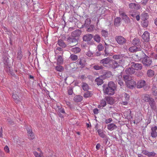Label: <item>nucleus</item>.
<instances>
[{"label":"nucleus","instance_id":"nucleus-1","mask_svg":"<svg viewBox=\"0 0 157 157\" xmlns=\"http://www.w3.org/2000/svg\"><path fill=\"white\" fill-rule=\"evenodd\" d=\"M116 88V84L113 82H109L107 87L104 85L103 86V90L105 94L108 95L113 94Z\"/></svg>","mask_w":157,"mask_h":157},{"label":"nucleus","instance_id":"nucleus-2","mask_svg":"<svg viewBox=\"0 0 157 157\" xmlns=\"http://www.w3.org/2000/svg\"><path fill=\"white\" fill-rule=\"evenodd\" d=\"M124 60L123 59H120L118 62L115 60H111L112 63H111L109 67L113 69H115L118 67L119 66H122L124 64Z\"/></svg>","mask_w":157,"mask_h":157},{"label":"nucleus","instance_id":"nucleus-3","mask_svg":"<svg viewBox=\"0 0 157 157\" xmlns=\"http://www.w3.org/2000/svg\"><path fill=\"white\" fill-rule=\"evenodd\" d=\"M141 48L140 47L137 48L136 46H132L129 48V51L131 52H134L137 51H140ZM146 55L142 51H140V54L137 55V56L139 58L141 59L143 56H144Z\"/></svg>","mask_w":157,"mask_h":157},{"label":"nucleus","instance_id":"nucleus-4","mask_svg":"<svg viewBox=\"0 0 157 157\" xmlns=\"http://www.w3.org/2000/svg\"><path fill=\"white\" fill-rule=\"evenodd\" d=\"M67 41L70 46H74L77 44L78 43L77 40L75 38L72 37H69L67 39Z\"/></svg>","mask_w":157,"mask_h":157},{"label":"nucleus","instance_id":"nucleus-5","mask_svg":"<svg viewBox=\"0 0 157 157\" xmlns=\"http://www.w3.org/2000/svg\"><path fill=\"white\" fill-rule=\"evenodd\" d=\"M142 62L145 66L149 67L151 65L152 61L151 59L147 56L143 58Z\"/></svg>","mask_w":157,"mask_h":157},{"label":"nucleus","instance_id":"nucleus-6","mask_svg":"<svg viewBox=\"0 0 157 157\" xmlns=\"http://www.w3.org/2000/svg\"><path fill=\"white\" fill-rule=\"evenodd\" d=\"M115 39L117 42L120 45L125 44L127 41L125 38L121 36H117L115 37Z\"/></svg>","mask_w":157,"mask_h":157},{"label":"nucleus","instance_id":"nucleus-7","mask_svg":"<svg viewBox=\"0 0 157 157\" xmlns=\"http://www.w3.org/2000/svg\"><path fill=\"white\" fill-rule=\"evenodd\" d=\"M129 15L133 18H136V20L138 21L140 19V14L137 11L130 10L129 12Z\"/></svg>","mask_w":157,"mask_h":157},{"label":"nucleus","instance_id":"nucleus-8","mask_svg":"<svg viewBox=\"0 0 157 157\" xmlns=\"http://www.w3.org/2000/svg\"><path fill=\"white\" fill-rule=\"evenodd\" d=\"M111 62V60L109 58H107L101 60L100 61V63L103 64L105 67H108L107 65L109 66L110 65Z\"/></svg>","mask_w":157,"mask_h":157},{"label":"nucleus","instance_id":"nucleus-9","mask_svg":"<svg viewBox=\"0 0 157 157\" xmlns=\"http://www.w3.org/2000/svg\"><path fill=\"white\" fill-rule=\"evenodd\" d=\"M147 85L146 82L145 80L141 79L137 82V88H141L147 87Z\"/></svg>","mask_w":157,"mask_h":157},{"label":"nucleus","instance_id":"nucleus-10","mask_svg":"<svg viewBox=\"0 0 157 157\" xmlns=\"http://www.w3.org/2000/svg\"><path fill=\"white\" fill-rule=\"evenodd\" d=\"M142 153L148 157H155L156 153L153 151L149 152L146 150H143Z\"/></svg>","mask_w":157,"mask_h":157},{"label":"nucleus","instance_id":"nucleus-11","mask_svg":"<svg viewBox=\"0 0 157 157\" xmlns=\"http://www.w3.org/2000/svg\"><path fill=\"white\" fill-rule=\"evenodd\" d=\"M131 65V67H133L135 70H140L142 68V65L141 63H132Z\"/></svg>","mask_w":157,"mask_h":157},{"label":"nucleus","instance_id":"nucleus-12","mask_svg":"<svg viewBox=\"0 0 157 157\" xmlns=\"http://www.w3.org/2000/svg\"><path fill=\"white\" fill-rule=\"evenodd\" d=\"M128 7L130 9L136 10H139L140 8V6L139 4L134 3H131L129 4Z\"/></svg>","mask_w":157,"mask_h":157},{"label":"nucleus","instance_id":"nucleus-13","mask_svg":"<svg viewBox=\"0 0 157 157\" xmlns=\"http://www.w3.org/2000/svg\"><path fill=\"white\" fill-rule=\"evenodd\" d=\"M128 87L130 89H132L136 84V82L135 81L132 79L126 82V83Z\"/></svg>","mask_w":157,"mask_h":157},{"label":"nucleus","instance_id":"nucleus-14","mask_svg":"<svg viewBox=\"0 0 157 157\" xmlns=\"http://www.w3.org/2000/svg\"><path fill=\"white\" fill-rule=\"evenodd\" d=\"M157 127L156 126L151 127V135L152 137L155 138L157 136Z\"/></svg>","mask_w":157,"mask_h":157},{"label":"nucleus","instance_id":"nucleus-15","mask_svg":"<svg viewBox=\"0 0 157 157\" xmlns=\"http://www.w3.org/2000/svg\"><path fill=\"white\" fill-rule=\"evenodd\" d=\"M148 102L149 104L151 109L154 110H155L156 109V103L154 99L152 98H151V99Z\"/></svg>","mask_w":157,"mask_h":157},{"label":"nucleus","instance_id":"nucleus-16","mask_svg":"<svg viewBox=\"0 0 157 157\" xmlns=\"http://www.w3.org/2000/svg\"><path fill=\"white\" fill-rule=\"evenodd\" d=\"M142 37L144 41L148 42L150 39L149 33L147 31H145Z\"/></svg>","mask_w":157,"mask_h":157},{"label":"nucleus","instance_id":"nucleus-17","mask_svg":"<svg viewBox=\"0 0 157 157\" xmlns=\"http://www.w3.org/2000/svg\"><path fill=\"white\" fill-rule=\"evenodd\" d=\"M32 128L30 127L29 128L28 127L27 128V132L29 136V138L30 140H33L34 138V136L33 133L32 132Z\"/></svg>","mask_w":157,"mask_h":157},{"label":"nucleus","instance_id":"nucleus-18","mask_svg":"<svg viewBox=\"0 0 157 157\" xmlns=\"http://www.w3.org/2000/svg\"><path fill=\"white\" fill-rule=\"evenodd\" d=\"M152 98L150 97V96L147 94H144L142 95V99L144 101V102H149L151 98Z\"/></svg>","mask_w":157,"mask_h":157},{"label":"nucleus","instance_id":"nucleus-19","mask_svg":"<svg viewBox=\"0 0 157 157\" xmlns=\"http://www.w3.org/2000/svg\"><path fill=\"white\" fill-rule=\"evenodd\" d=\"M116 82L121 86L123 85V78L121 75H119L116 77Z\"/></svg>","mask_w":157,"mask_h":157},{"label":"nucleus","instance_id":"nucleus-20","mask_svg":"<svg viewBox=\"0 0 157 157\" xmlns=\"http://www.w3.org/2000/svg\"><path fill=\"white\" fill-rule=\"evenodd\" d=\"M125 72L127 74L132 75L135 73V71L133 67H132L126 68L125 70Z\"/></svg>","mask_w":157,"mask_h":157},{"label":"nucleus","instance_id":"nucleus-21","mask_svg":"<svg viewBox=\"0 0 157 157\" xmlns=\"http://www.w3.org/2000/svg\"><path fill=\"white\" fill-rule=\"evenodd\" d=\"M81 32L79 30H76L73 32L71 34V37L75 38L79 36L81 34Z\"/></svg>","mask_w":157,"mask_h":157},{"label":"nucleus","instance_id":"nucleus-22","mask_svg":"<svg viewBox=\"0 0 157 157\" xmlns=\"http://www.w3.org/2000/svg\"><path fill=\"white\" fill-rule=\"evenodd\" d=\"M93 35L91 34H87L83 37V40L84 41H89L90 40L93 38Z\"/></svg>","mask_w":157,"mask_h":157},{"label":"nucleus","instance_id":"nucleus-23","mask_svg":"<svg viewBox=\"0 0 157 157\" xmlns=\"http://www.w3.org/2000/svg\"><path fill=\"white\" fill-rule=\"evenodd\" d=\"M132 43L133 45L139 46L140 44V42L138 38H135L132 40Z\"/></svg>","mask_w":157,"mask_h":157},{"label":"nucleus","instance_id":"nucleus-24","mask_svg":"<svg viewBox=\"0 0 157 157\" xmlns=\"http://www.w3.org/2000/svg\"><path fill=\"white\" fill-rule=\"evenodd\" d=\"M121 19L120 17H117L114 20V25L116 26H118L121 24Z\"/></svg>","mask_w":157,"mask_h":157},{"label":"nucleus","instance_id":"nucleus-25","mask_svg":"<svg viewBox=\"0 0 157 157\" xmlns=\"http://www.w3.org/2000/svg\"><path fill=\"white\" fill-rule=\"evenodd\" d=\"M107 128L108 130L111 131L116 128L117 126L114 123H111L107 125Z\"/></svg>","mask_w":157,"mask_h":157},{"label":"nucleus","instance_id":"nucleus-26","mask_svg":"<svg viewBox=\"0 0 157 157\" xmlns=\"http://www.w3.org/2000/svg\"><path fill=\"white\" fill-rule=\"evenodd\" d=\"M97 132L100 136L102 138L106 137V136L104 134V131L103 130L99 129L97 130Z\"/></svg>","mask_w":157,"mask_h":157},{"label":"nucleus","instance_id":"nucleus-27","mask_svg":"<svg viewBox=\"0 0 157 157\" xmlns=\"http://www.w3.org/2000/svg\"><path fill=\"white\" fill-rule=\"evenodd\" d=\"M13 98L14 99L15 102L17 103H18L20 101L21 98L17 94H13Z\"/></svg>","mask_w":157,"mask_h":157},{"label":"nucleus","instance_id":"nucleus-28","mask_svg":"<svg viewBox=\"0 0 157 157\" xmlns=\"http://www.w3.org/2000/svg\"><path fill=\"white\" fill-rule=\"evenodd\" d=\"M82 97L80 95H76L74 98V100L76 102H79L82 101Z\"/></svg>","mask_w":157,"mask_h":157},{"label":"nucleus","instance_id":"nucleus-29","mask_svg":"<svg viewBox=\"0 0 157 157\" xmlns=\"http://www.w3.org/2000/svg\"><path fill=\"white\" fill-rule=\"evenodd\" d=\"M112 75V73L109 71H106L104 72V74L103 75V78H109Z\"/></svg>","mask_w":157,"mask_h":157},{"label":"nucleus","instance_id":"nucleus-30","mask_svg":"<svg viewBox=\"0 0 157 157\" xmlns=\"http://www.w3.org/2000/svg\"><path fill=\"white\" fill-rule=\"evenodd\" d=\"M95 81L97 82V84L98 85H100L103 82V79L101 78L100 76L96 78L95 80Z\"/></svg>","mask_w":157,"mask_h":157},{"label":"nucleus","instance_id":"nucleus-31","mask_svg":"<svg viewBox=\"0 0 157 157\" xmlns=\"http://www.w3.org/2000/svg\"><path fill=\"white\" fill-rule=\"evenodd\" d=\"M155 74L154 71L151 70H148L147 72V75L149 77H151L154 76Z\"/></svg>","mask_w":157,"mask_h":157},{"label":"nucleus","instance_id":"nucleus-32","mask_svg":"<svg viewBox=\"0 0 157 157\" xmlns=\"http://www.w3.org/2000/svg\"><path fill=\"white\" fill-rule=\"evenodd\" d=\"M63 59L61 56H58L57 59V64L59 65L62 64L63 63Z\"/></svg>","mask_w":157,"mask_h":157},{"label":"nucleus","instance_id":"nucleus-33","mask_svg":"<svg viewBox=\"0 0 157 157\" xmlns=\"http://www.w3.org/2000/svg\"><path fill=\"white\" fill-rule=\"evenodd\" d=\"M71 51L74 53L77 54L80 52L81 50L80 48L78 47H75L72 48L71 49Z\"/></svg>","mask_w":157,"mask_h":157},{"label":"nucleus","instance_id":"nucleus-34","mask_svg":"<svg viewBox=\"0 0 157 157\" xmlns=\"http://www.w3.org/2000/svg\"><path fill=\"white\" fill-rule=\"evenodd\" d=\"M58 44L62 48H65L66 46V44L64 43L63 41L61 39H59L58 41Z\"/></svg>","mask_w":157,"mask_h":157},{"label":"nucleus","instance_id":"nucleus-35","mask_svg":"<svg viewBox=\"0 0 157 157\" xmlns=\"http://www.w3.org/2000/svg\"><path fill=\"white\" fill-rule=\"evenodd\" d=\"M151 90L154 96H156L157 94V87L156 86L153 85Z\"/></svg>","mask_w":157,"mask_h":157},{"label":"nucleus","instance_id":"nucleus-36","mask_svg":"<svg viewBox=\"0 0 157 157\" xmlns=\"http://www.w3.org/2000/svg\"><path fill=\"white\" fill-rule=\"evenodd\" d=\"M93 38L98 43H99L101 41V37L98 34L95 35Z\"/></svg>","mask_w":157,"mask_h":157},{"label":"nucleus","instance_id":"nucleus-37","mask_svg":"<svg viewBox=\"0 0 157 157\" xmlns=\"http://www.w3.org/2000/svg\"><path fill=\"white\" fill-rule=\"evenodd\" d=\"M93 95V94L91 91H86L84 93L83 97L85 98L90 97Z\"/></svg>","mask_w":157,"mask_h":157},{"label":"nucleus","instance_id":"nucleus-38","mask_svg":"<svg viewBox=\"0 0 157 157\" xmlns=\"http://www.w3.org/2000/svg\"><path fill=\"white\" fill-rule=\"evenodd\" d=\"M84 58H82L78 59V63L80 65V67L81 68H83L84 67Z\"/></svg>","mask_w":157,"mask_h":157},{"label":"nucleus","instance_id":"nucleus-39","mask_svg":"<svg viewBox=\"0 0 157 157\" xmlns=\"http://www.w3.org/2000/svg\"><path fill=\"white\" fill-rule=\"evenodd\" d=\"M122 19L126 23H129L130 22V19L126 14L122 17Z\"/></svg>","mask_w":157,"mask_h":157},{"label":"nucleus","instance_id":"nucleus-40","mask_svg":"<svg viewBox=\"0 0 157 157\" xmlns=\"http://www.w3.org/2000/svg\"><path fill=\"white\" fill-rule=\"evenodd\" d=\"M82 87L83 90L85 91H87L89 89V86L86 83H82Z\"/></svg>","mask_w":157,"mask_h":157},{"label":"nucleus","instance_id":"nucleus-41","mask_svg":"<svg viewBox=\"0 0 157 157\" xmlns=\"http://www.w3.org/2000/svg\"><path fill=\"white\" fill-rule=\"evenodd\" d=\"M106 103L112 105L113 103V100L112 98L107 97L106 99Z\"/></svg>","mask_w":157,"mask_h":157},{"label":"nucleus","instance_id":"nucleus-42","mask_svg":"<svg viewBox=\"0 0 157 157\" xmlns=\"http://www.w3.org/2000/svg\"><path fill=\"white\" fill-rule=\"evenodd\" d=\"M57 108H58V112L59 114L61 113L65 114L64 110L63 108L59 106H57Z\"/></svg>","mask_w":157,"mask_h":157},{"label":"nucleus","instance_id":"nucleus-43","mask_svg":"<svg viewBox=\"0 0 157 157\" xmlns=\"http://www.w3.org/2000/svg\"><path fill=\"white\" fill-rule=\"evenodd\" d=\"M70 58L72 61H74L78 59V57L76 55L72 54H71Z\"/></svg>","mask_w":157,"mask_h":157},{"label":"nucleus","instance_id":"nucleus-44","mask_svg":"<svg viewBox=\"0 0 157 157\" xmlns=\"http://www.w3.org/2000/svg\"><path fill=\"white\" fill-rule=\"evenodd\" d=\"M126 83V82H127L128 81L132 79L131 77L128 75H125L123 77Z\"/></svg>","mask_w":157,"mask_h":157},{"label":"nucleus","instance_id":"nucleus-45","mask_svg":"<svg viewBox=\"0 0 157 157\" xmlns=\"http://www.w3.org/2000/svg\"><path fill=\"white\" fill-rule=\"evenodd\" d=\"M33 154L36 157H44L43 153L41 151L38 153L36 152H34Z\"/></svg>","mask_w":157,"mask_h":157},{"label":"nucleus","instance_id":"nucleus-46","mask_svg":"<svg viewBox=\"0 0 157 157\" xmlns=\"http://www.w3.org/2000/svg\"><path fill=\"white\" fill-rule=\"evenodd\" d=\"M17 58L19 60H20L22 57V55L21 50L20 49L18 51L17 54Z\"/></svg>","mask_w":157,"mask_h":157},{"label":"nucleus","instance_id":"nucleus-47","mask_svg":"<svg viewBox=\"0 0 157 157\" xmlns=\"http://www.w3.org/2000/svg\"><path fill=\"white\" fill-rule=\"evenodd\" d=\"M93 68L96 70L102 69L103 67L101 65H95L93 66Z\"/></svg>","mask_w":157,"mask_h":157},{"label":"nucleus","instance_id":"nucleus-48","mask_svg":"<svg viewBox=\"0 0 157 157\" xmlns=\"http://www.w3.org/2000/svg\"><path fill=\"white\" fill-rule=\"evenodd\" d=\"M94 27L93 25H90L87 28V31L89 32H91L94 29Z\"/></svg>","mask_w":157,"mask_h":157},{"label":"nucleus","instance_id":"nucleus-49","mask_svg":"<svg viewBox=\"0 0 157 157\" xmlns=\"http://www.w3.org/2000/svg\"><path fill=\"white\" fill-rule=\"evenodd\" d=\"M56 69L58 71L61 72L63 71L64 68L62 66L59 65L56 67Z\"/></svg>","mask_w":157,"mask_h":157},{"label":"nucleus","instance_id":"nucleus-50","mask_svg":"<svg viewBox=\"0 0 157 157\" xmlns=\"http://www.w3.org/2000/svg\"><path fill=\"white\" fill-rule=\"evenodd\" d=\"M90 20L89 19L87 18L86 19L85 21V23L84 24V26L85 27H88L89 25L90 24Z\"/></svg>","mask_w":157,"mask_h":157},{"label":"nucleus","instance_id":"nucleus-51","mask_svg":"<svg viewBox=\"0 0 157 157\" xmlns=\"http://www.w3.org/2000/svg\"><path fill=\"white\" fill-rule=\"evenodd\" d=\"M101 34L102 36L105 37H107L108 36V32L107 31L102 30L101 31Z\"/></svg>","mask_w":157,"mask_h":157},{"label":"nucleus","instance_id":"nucleus-52","mask_svg":"<svg viewBox=\"0 0 157 157\" xmlns=\"http://www.w3.org/2000/svg\"><path fill=\"white\" fill-rule=\"evenodd\" d=\"M142 16L143 17V19L144 20H146L148 18V14L147 13H142Z\"/></svg>","mask_w":157,"mask_h":157},{"label":"nucleus","instance_id":"nucleus-53","mask_svg":"<svg viewBox=\"0 0 157 157\" xmlns=\"http://www.w3.org/2000/svg\"><path fill=\"white\" fill-rule=\"evenodd\" d=\"M97 48L99 51H101L103 50L104 47L102 44L100 43L97 46Z\"/></svg>","mask_w":157,"mask_h":157},{"label":"nucleus","instance_id":"nucleus-54","mask_svg":"<svg viewBox=\"0 0 157 157\" xmlns=\"http://www.w3.org/2000/svg\"><path fill=\"white\" fill-rule=\"evenodd\" d=\"M86 55L89 57H92L93 55V53L89 50L86 52Z\"/></svg>","mask_w":157,"mask_h":157},{"label":"nucleus","instance_id":"nucleus-55","mask_svg":"<svg viewBox=\"0 0 157 157\" xmlns=\"http://www.w3.org/2000/svg\"><path fill=\"white\" fill-rule=\"evenodd\" d=\"M119 13L121 17H122L124 15L126 14L125 12L122 9H120L119 11Z\"/></svg>","mask_w":157,"mask_h":157},{"label":"nucleus","instance_id":"nucleus-56","mask_svg":"<svg viewBox=\"0 0 157 157\" xmlns=\"http://www.w3.org/2000/svg\"><path fill=\"white\" fill-rule=\"evenodd\" d=\"M121 56L119 55H114L113 56V58L114 59L117 60L121 59Z\"/></svg>","mask_w":157,"mask_h":157},{"label":"nucleus","instance_id":"nucleus-57","mask_svg":"<svg viewBox=\"0 0 157 157\" xmlns=\"http://www.w3.org/2000/svg\"><path fill=\"white\" fill-rule=\"evenodd\" d=\"M100 104L102 106H105L106 104V101L103 100H101V101Z\"/></svg>","mask_w":157,"mask_h":157},{"label":"nucleus","instance_id":"nucleus-58","mask_svg":"<svg viewBox=\"0 0 157 157\" xmlns=\"http://www.w3.org/2000/svg\"><path fill=\"white\" fill-rule=\"evenodd\" d=\"M124 97L125 98V100L128 101L129 99V96L127 93H124Z\"/></svg>","mask_w":157,"mask_h":157},{"label":"nucleus","instance_id":"nucleus-59","mask_svg":"<svg viewBox=\"0 0 157 157\" xmlns=\"http://www.w3.org/2000/svg\"><path fill=\"white\" fill-rule=\"evenodd\" d=\"M68 93L69 95H71L72 94L73 91L71 88H70L68 90Z\"/></svg>","mask_w":157,"mask_h":157},{"label":"nucleus","instance_id":"nucleus-60","mask_svg":"<svg viewBox=\"0 0 157 157\" xmlns=\"http://www.w3.org/2000/svg\"><path fill=\"white\" fill-rule=\"evenodd\" d=\"M113 120L111 118H109L107 119L105 121V123L106 124H108L112 122Z\"/></svg>","mask_w":157,"mask_h":157},{"label":"nucleus","instance_id":"nucleus-61","mask_svg":"<svg viewBox=\"0 0 157 157\" xmlns=\"http://www.w3.org/2000/svg\"><path fill=\"white\" fill-rule=\"evenodd\" d=\"M148 25V22L146 21V20H144L143 23V25L144 27H147Z\"/></svg>","mask_w":157,"mask_h":157},{"label":"nucleus","instance_id":"nucleus-62","mask_svg":"<svg viewBox=\"0 0 157 157\" xmlns=\"http://www.w3.org/2000/svg\"><path fill=\"white\" fill-rule=\"evenodd\" d=\"M4 150L7 153H9L10 151L8 147L7 146H6L4 148Z\"/></svg>","mask_w":157,"mask_h":157},{"label":"nucleus","instance_id":"nucleus-63","mask_svg":"<svg viewBox=\"0 0 157 157\" xmlns=\"http://www.w3.org/2000/svg\"><path fill=\"white\" fill-rule=\"evenodd\" d=\"M93 112L95 114H97L98 113V109L97 108L93 110Z\"/></svg>","mask_w":157,"mask_h":157},{"label":"nucleus","instance_id":"nucleus-64","mask_svg":"<svg viewBox=\"0 0 157 157\" xmlns=\"http://www.w3.org/2000/svg\"><path fill=\"white\" fill-rule=\"evenodd\" d=\"M147 2V0H143L141 2V4L143 5H146Z\"/></svg>","mask_w":157,"mask_h":157}]
</instances>
